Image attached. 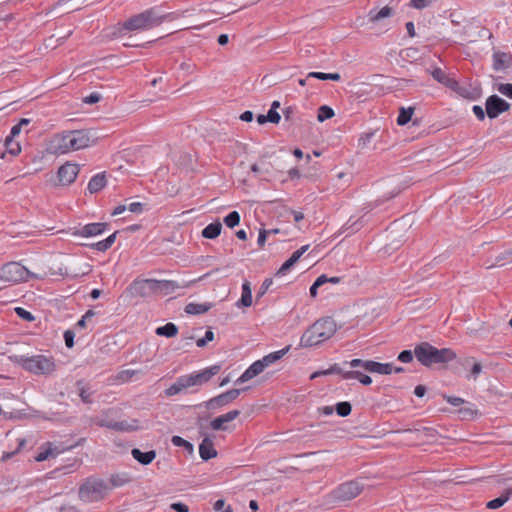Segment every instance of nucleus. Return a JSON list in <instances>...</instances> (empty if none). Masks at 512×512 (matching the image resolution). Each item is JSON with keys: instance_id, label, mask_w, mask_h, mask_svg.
<instances>
[{"instance_id": "35", "label": "nucleus", "mask_w": 512, "mask_h": 512, "mask_svg": "<svg viewBox=\"0 0 512 512\" xmlns=\"http://www.w3.org/2000/svg\"><path fill=\"white\" fill-rule=\"evenodd\" d=\"M155 333L158 336H164V337H167V338H171V337H174V336L177 335L178 327L174 323L169 322V323H166L163 326H160V327L156 328Z\"/></svg>"}, {"instance_id": "12", "label": "nucleus", "mask_w": 512, "mask_h": 512, "mask_svg": "<svg viewBox=\"0 0 512 512\" xmlns=\"http://www.w3.org/2000/svg\"><path fill=\"white\" fill-rule=\"evenodd\" d=\"M510 104L497 95H491L487 98L485 109L490 119L497 118L501 113L507 111Z\"/></svg>"}, {"instance_id": "54", "label": "nucleus", "mask_w": 512, "mask_h": 512, "mask_svg": "<svg viewBox=\"0 0 512 512\" xmlns=\"http://www.w3.org/2000/svg\"><path fill=\"white\" fill-rule=\"evenodd\" d=\"M15 312L23 320L33 321L35 319V317L32 315L31 312L27 311L26 309H24L22 307L15 308Z\"/></svg>"}, {"instance_id": "19", "label": "nucleus", "mask_w": 512, "mask_h": 512, "mask_svg": "<svg viewBox=\"0 0 512 512\" xmlns=\"http://www.w3.org/2000/svg\"><path fill=\"white\" fill-rule=\"evenodd\" d=\"M266 366L265 363H263L262 359H259L255 362H253L243 373L242 375L236 380V384H241L244 382H247L254 377L258 376L260 373H262L265 370Z\"/></svg>"}, {"instance_id": "39", "label": "nucleus", "mask_w": 512, "mask_h": 512, "mask_svg": "<svg viewBox=\"0 0 512 512\" xmlns=\"http://www.w3.org/2000/svg\"><path fill=\"white\" fill-rule=\"evenodd\" d=\"M307 78H316L323 81H339L341 79V75L339 73L310 72L308 73Z\"/></svg>"}, {"instance_id": "4", "label": "nucleus", "mask_w": 512, "mask_h": 512, "mask_svg": "<svg viewBox=\"0 0 512 512\" xmlns=\"http://www.w3.org/2000/svg\"><path fill=\"white\" fill-rule=\"evenodd\" d=\"M161 24L160 13L156 7L147 9L124 21L119 27V34L130 31H146Z\"/></svg>"}, {"instance_id": "44", "label": "nucleus", "mask_w": 512, "mask_h": 512, "mask_svg": "<svg viewBox=\"0 0 512 512\" xmlns=\"http://www.w3.org/2000/svg\"><path fill=\"white\" fill-rule=\"evenodd\" d=\"M224 223L229 228H234L240 223V214L237 211H232L224 217Z\"/></svg>"}, {"instance_id": "37", "label": "nucleus", "mask_w": 512, "mask_h": 512, "mask_svg": "<svg viewBox=\"0 0 512 512\" xmlns=\"http://www.w3.org/2000/svg\"><path fill=\"white\" fill-rule=\"evenodd\" d=\"M344 379H357L363 385H370L372 383V378L366 374H363L357 370H349L344 374Z\"/></svg>"}, {"instance_id": "36", "label": "nucleus", "mask_w": 512, "mask_h": 512, "mask_svg": "<svg viewBox=\"0 0 512 512\" xmlns=\"http://www.w3.org/2000/svg\"><path fill=\"white\" fill-rule=\"evenodd\" d=\"M392 9L388 6L383 7L381 10L376 11L375 9H372L368 13V18L370 22H378L383 18L389 17L392 15Z\"/></svg>"}, {"instance_id": "60", "label": "nucleus", "mask_w": 512, "mask_h": 512, "mask_svg": "<svg viewBox=\"0 0 512 512\" xmlns=\"http://www.w3.org/2000/svg\"><path fill=\"white\" fill-rule=\"evenodd\" d=\"M74 337H75L74 331L66 330L64 332V341H65V345L68 348H72L74 346Z\"/></svg>"}, {"instance_id": "55", "label": "nucleus", "mask_w": 512, "mask_h": 512, "mask_svg": "<svg viewBox=\"0 0 512 512\" xmlns=\"http://www.w3.org/2000/svg\"><path fill=\"white\" fill-rule=\"evenodd\" d=\"M413 353L411 350H403L398 354L397 359L402 363H410L413 360Z\"/></svg>"}, {"instance_id": "50", "label": "nucleus", "mask_w": 512, "mask_h": 512, "mask_svg": "<svg viewBox=\"0 0 512 512\" xmlns=\"http://www.w3.org/2000/svg\"><path fill=\"white\" fill-rule=\"evenodd\" d=\"M95 316V312L91 309L85 312V314L78 320L76 323L77 328H85L86 324L89 320H91Z\"/></svg>"}, {"instance_id": "10", "label": "nucleus", "mask_w": 512, "mask_h": 512, "mask_svg": "<svg viewBox=\"0 0 512 512\" xmlns=\"http://www.w3.org/2000/svg\"><path fill=\"white\" fill-rule=\"evenodd\" d=\"M244 389H231L224 393H221L208 401L205 402V407L209 410H215L224 406H227L231 402H233L235 399L239 397L242 391H245Z\"/></svg>"}, {"instance_id": "49", "label": "nucleus", "mask_w": 512, "mask_h": 512, "mask_svg": "<svg viewBox=\"0 0 512 512\" xmlns=\"http://www.w3.org/2000/svg\"><path fill=\"white\" fill-rule=\"evenodd\" d=\"M323 374H327V375H331V374H338V375H341L342 378L344 379V374L347 373V371H345L341 364H338V363H334L333 365H331L328 369L326 370H323L322 372Z\"/></svg>"}, {"instance_id": "57", "label": "nucleus", "mask_w": 512, "mask_h": 512, "mask_svg": "<svg viewBox=\"0 0 512 512\" xmlns=\"http://www.w3.org/2000/svg\"><path fill=\"white\" fill-rule=\"evenodd\" d=\"M272 284H273V280L271 278H266L263 281V283H262V285H261V287H260V289H259V291H258V293L256 295V298L258 299V298L262 297L267 292V290L270 288V286Z\"/></svg>"}, {"instance_id": "32", "label": "nucleus", "mask_w": 512, "mask_h": 512, "mask_svg": "<svg viewBox=\"0 0 512 512\" xmlns=\"http://www.w3.org/2000/svg\"><path fill=\"white\" fill-rule=\"evenodd\" d=\"M252 304V291L250 282L245 280L242 284V294L237 306L249 307Z\"/></svg>"}, {"instance_id": "43", "label": "nucleus", "mask_w": 512, "mask_h": 512, "mask_svg": "<svg viewBox=\"0 0 512 512\" xmlns=\"http://www.w3.org/2000/svg\"><path fill=\"white\" fill-rule=\"evenodd\" d=\"M171 442L176 447H183L185 448L189 453H192L194 450V446L189 441L185 440L184 438L180 436H173L171 438Z\"/></svg>"}, {"instance_id": "14", "label": "nucleus", "mask_w": 512, "mask_h": 512, "mask_svg": "<svg viewBox=\"0 0 512 512\" xmlns=\"http://www.w3.org/2000/svg\"><path fill=\"white\" fill-rule=\"evenodd\" d=\"M79 171L80 166L78 164L66 162L58 169V179L62 185H70L75 181Z\"/></svg>"}, {"instance_id": "53", "label": "nucleus", "mask_w": 512, "mask_h": 512, "mask_svg": "<svg viewBox=\"0 0 512 512\" xmlns=\"http://www.w3.org/2000/svg\"><path fill=\"white\" fill-rule=\"evenodd\" d=\"M294 265H295V263L289 258L281 265V267L278 269V271L276 272L275 275L276 276L285 275Z\"/></svg>"}, {"instance_id": "6", "label": "nucleus", "mask_w": 512, "mask_h": 512, "mask_svg": "<svg viewBox=\"0 0 512 512\" xmlns=\"http://www.w3.org/2000/svg\"><path fill=\"white\" fill-rule=\"evenodd\" d=\"M30 276L27 268L18 262H9L0 268V281L18 283L26 281Z\"/></svg>"}, {"instance_id": "26", "label": "nucleus", "mask_w": 512, "mask_h": 512, "mask_svg": "<svg viewBox=\"0 0 512 512\" xmlns=\"http://www.w3.org/2000/svg\"><path fill=\"white\" fill-rule=\"evenodd\" d=\"M370 373H377L380 375H389L393 372V364L392 363H380L371 360L370 364L367 365Z\"/></svg>"}, {"instance_id": "47", "label": "nucleus", "mask_w": 512, "mask_h": 512, "mask_svg": "<svg viewBox=\"0 0 512 512\" xmlns=\"http://www.w3.org/2000/svg\"><path fill=\"white\" fill-rule=\"evenodd\" d=\"M376 131H367L360 135L358 139V147L365 148L371 142L373 137L375 136Z\"/></svg>"}, {"instance_id": "45", "label": "nucleus", "mask_w": 512, "mask_h": 512, "mask_svg": "<svg viewBox=\"0 0 512 512\" xmlns=\"http://www.w3.org/2000/svg\"><path fill=\"white\" fill-rule=\"evenodd\" d=\"M448 88L455 91L458 95H460L464 98H468V99L473 98L469 88L467 86H463V85L459 84L457 81H456V85H450Z\"/></svg>"}, {"instance_id": "11", "label": "nucleus", "mask_w": 512, "mask_h": 512, "mask_svg": "<svg viewBox=\"0 0 512 512\" xmlns=\"http://www.w3.org/2000/svg\"><path fill=\"white\" fill-rule=\"evenodd\" d=\"M68 141L71 152L87 148L94 142L86 130H69Z\"/></svg>"}, {"instance_id": "38", "label": "nucleus", "mask_w": 512, "mask_h": 512, "mask_svg": "<svg viewBox=\"0 0 512 512\" xmlns=\"http://www.w3.org/2000/svg\"><path fill=\"white\" fill-rule=\"evenodd\" d=\"M396 196L395 193H390L388 194L387 196H383V197H380L374 201H371V202H368L366 203L363 208H362V211H364L365 214L371 212L372 210L378 208L379 206H381L383 203H385L386 201L394 198Z\"/></svg>"}, {"instance_id": "61", "label": "nucleus", "mask_w": 512, "mask_h": 512, "mask_svg": "<svg viewBox=\"0 0 512 512\" xmlns=\"http://www.w3.org/2000/svg\"><path fill=\"white\" fill-rule=\"evenodd\" d=\"M444 399L446 400L447 403H449L455 407H458L465 402V400L463 398H460L457 396L444 395Z\"/></svg>"}, {"instance_id": "23", "label": "nucleus", "mask_w": 512, "mask_h": 512, "mask_svg": "<svg viewBox=\"0 0 512 512\" xmlns=\"http://www.w3.org/2000/svg\"><path fill=\"white\" fill-rule=\"evenodd\" d=\"M324 342L318 333H314L313 326H311L301 337L300 345L302 347L317 346Z\"/></svg>"}, {"instance_id": "64", "label": "nucleus", "mask_w": 512, "mask_h": 512, "mask_svg": "<svg viewBox=\"0 0 512 512\" xmlns=\"http://www.w3.org/2000/svg\"><path fill=\"white\" fill-rule=\"evenodd\" d=\"M170 508L176 512H189V507L182 502L172 503Z\"/></svg>"}, {"instance_id": "52", "label": "nucleus", "mask_w": 512, "mask_h": 512, "mask_svg": "<svg viewBox=\"0 0 512 512\" xmlns=\"http://www.w3.org/2000/svg\"><path fill=\"white\" fill-rule=\"evenodd\" d=\"M351 218L347 221V223L342 227L343 232L349 231L348 234L355 233L361 228V224L359 221L351 222Z\"/></svg>"}, {"instance_id": "34", "label": "nucleus", "mask_w": 512, "mask_h": 512, "mask_svg": "<svg viewBox=\"0 0 512 512\" xmlns=\"http://www.w3.org/2000/svg\"><path fill=\"white\" fill-rule=\"evenodd\" d=\"M131 481L127 473L112 474L109 478V487L112 488L122 487Z\"/></svg>"}, {"instance_id": "62", "label": "nucleus", "mask_w": 512, "mask_h": 512, "mask_svg": "<svg viewBox=\"0 0 512 512\" xmlns=\"http://www.w3.org/2000/svg\"><path fill=\"white\" fill-rule=\"evenodd\" d=\"M91 248L97 250V251H100V252H105L107 251L110 247V245L108 244V242L104 239V240H101L97 243H94V244H91L90 245Z\"/></svg>"}, {"instance_id": "13", "label": "nucleus", "mask_w": 512, "mask_h": 512, "mask_svg": "<svg viewBox=\"0 0 512 512\" xmlns=\"http://www.w3.org/2000/svg\"><path fill=\"white\" fill-rule=\"evenodd\" d=\"M312 326L314 333H318L324 341L330 339L337 330L335 321L330 317L322 318Z\"/></svg>"}, {"instance_id": "59", "label": "nucleus", "mask_w": 512, "mask_h": 512, "mask_svg": "<svg viewBox=\"0 0 512 512\" xmlns=\"http://www.w3.org/2000/svg\"><path fill=\"white\" fill-rule=\"evenodd\" d=\"M214 510L220 512H233L231 506H225V501L219 499L214 503Z\"/></svg>"}, {"instance_id": "25", "label": "nucleus", "mask_w": 512, "mask_h": 512, "mask_svg": "<svg viewBox=\"0 0 512 512\" xmlns=\"http://www.w3.org/2000/svg\"><path fill=\"white\" fill-rule=\"evenodd\" d=\"M106 186V176L104 173L94 175L87 185V190L91 193H98Z\"/></svg>"}, {"instance_id": "29", "label": "nucleus", "mask_w": 512, "mask_h": 512, "mask_svg": "<svg viewBox=\"0 0 512 512\" xmlns=\"http://www.w3.org/2000/svg\"><path fill=\"white\" fill-rule=\"evenodd\" d=\"M511 496L512 488H506L499 497L487 502L486 507L488 509H498L502 507Z\"/></svg>"}, {"instance_id": "24", "label": "nucleus", "mask_w": 512, "mask_h": 512, "mask_svg": "<svg viewBox=\"0 0 512 512\" xmlns=\"http://www.w3.org/2000/svg\"><path fill=\"white\" fill-rule=\"evenodd\" d=\"M132 457L142 465H149L156 458V451L149 450L142 452L138 448H133L131 451Z\"/></svg>"}, {"instance_id": "58", "label": "nucleus", "mask_w": 512, "mask_h": 512, "mask_svg": "<svg viewBox=\"0 0 512 512\" xmlns=\"http://www.w3.org/2000/svg\"><path fill=\"white\" fill-rule=\"evenodd\" d=\"M433 1L432 0H411L410 6L421 10L428 7Z\"/></svg>"}, {"instance_id": "17", "label": "nucleus", "mask_w": 512, "mask_h": 512, "mask_svg": "<svg viewBox=\"0 0 512 512\" xmlns=\"http://www.w3.org/2000/svg\"><path fill=\"white\" fill-rule=\"evenodd\" d=\"M108 224L102 222L89 223L82 228H74L71 232L73 236L92 237L102 234L107 229Z\"/></svg>"}, {"instance_id": "7", "label": "nucleus", "mask_w": 512, "mask_h": 512, "mask_svg": "<svg viewBox=\"0 0 512 512\" xmlns=\"http://www.w3.org/2000/svg\"><path fill=\"white\" fill-rule=\"evenodd\" d=\"M363 484L358 480H352L340 484L332 491V497L337 501H349L357 497L363 490Z\"/></svg>"}, {"instance_id": "18", "label": "nucleus", "mask_w": 512, "mask_h": 512, "mask_svg": "<svg viewBox=\"0 0 512 512\" xmlns=\"http://www.w3.org/2000/svg\"><path fill=\"white\" fill-rule=\"evenodd\" d=\"M65 451V448L55 445L51 442H46L40 446L38 454L35 456L37 462H43L50 456H57Z\"/></svg>"}, {"instance_id": "41", "label": "nucleus", "mask_w": 512, "mask_h": 512, "mask_svg": "<svg viewBox=\"0 0 512 512\" xmlns=\"http://www.w3.org/2000/svg\"><path fill=\"white\" fill-rule=\"evenodd\" d=\"M334 116V110L327 106L322 105L318 108V114H317V120L319 122H324L325 120H328Z\"/></svg>"}, {"instance_id": "5", "label": "nucleus", "mask_w": 512, "mask_h": 512, "mask_svg": "<svg viewBox=\"0 0 512 512\" xmlns=\"http://www.w3.org/2000/svg\"><path fill=\"white\" fill-rule=\"evenodd\" d=\"M110 491L109 484L96 476L87 477L78 488L80 501L86 504L102 501Z\"/></svg>"}, {"instance_id": "1", "label": "nucleus", "mask_w": 512, "mask_h": 512, "mask_svg": "<svg viewBox=\"0 0 512 512\" xmlns=\"http://www.w3.org/2000/svg\"><path fill=\"white\" fill-rule=\"evenodd\" d=\"M221 370V365L216 364L207 367L200 371H194L187 375H182L165 390V395L168 397L175 396L182 393L188 388L195 386H202L209 382L212 377L217 375Z\"/></svg>"}, {"instance_id": "46", "label": "nucleus", "mask_w": 512, "mask_h": 512, "mask_svg": "<svg viewBox=\"0 0 512 512\" xmlns=\"http://www.w3.org/2000/svg\"><path fill=\"white\" fill-rule=\"evenodd\" d=\"M370 361L371 360H362V359H352L351 361H344L343 362V365H348L349 367L351 368H358V367H361L363 368L365 371L368 372L369 368H368V364H370Z\"/></svg>"}, {"instance_id": "8", "label": "nucleus", "mask_w": 512, "mask_h": 512, "mask_svg": "<svg viewBox=\"0 0 512 512\" xmlns=\"http://www.w3.org/2000/svg\"><path fill=\"white\" fill-rule=\"evenodd\" d=\"M209 274L210 273H206L205 275L199 277L198 279H193L190 281H183L181 283L178 281H175V280H157L156 279V287H155L156 295L160 294V295L166 296V295L174 293L178 289L189 288L192 285H194L195 283H197L198 281L206 278Z\"/></svg>"}, {"instance_id": "33", "label": "nucleus", "mask_w": 512, "mask_h": 512, "mask_svg": "<svg viewBox=\"0 0 512 512\" xmlns=\"http://www.w3.org/2000/svg\"><path fill=\"white\" fill-rule=\"evenodd\" d=\"M222 230V224L219 221H215L213 223L208 224L202 230V236L206 239H215L217 238Z\"/></svg>"}, {"instance_id": "51", "label": "nucleus", "mask_w": 512, "mask_h": 512, "mask_svg": "<svg viewBox=\"0 0 512 512\" xmlns=\"http://www.w3.org/2000/svg\"><path fill=\"white\" fill-rule=\"evenodd\" d=\"M283 115H284L285 121H289L291 123H295L296 120L298 119L296 109L291 106H289L283 110Z\"/></svg>"}, {"instance_id": "22", "label": "nucleus", "mask_w": 512, "mask_h": 512, "mask_svg": "<svg viewBox=\"0 0 512 512\" xmlns=\"http://www.w3.org/2000/svg\"><path fill=\"white\" fill-rule=\"evenodd\" d=\"M199 455L202 460L207 461L217 456V451L214 448L213 441L205 437L199 445Z\"/></svg>"}, {"instance_id": "31", "label": "nucleus", "mask_w": 512, "mask_h": 512, "mask_svg": "<svg viewBox=\"0 0 512 512\" xmlns=\"http://www.w3.org/2000/svg\"><path fill=\"white\" fill-rule=\"evenodd\" d=\"M289 350L290 346H286L283 349L265 355L262 358V361L265 363L266 368L283 358L289 352Z\"/></svg>"}, {"instance_id": "2", "label": "nucleus", "mask_w": 512, "mask_h": 512, "mask_svg": "<svg viewBox=\"0 0 512 512\" xmlns=\"http://www.w3.org/2000/svg\"><path fill=\"white\" fill-rule=\"evenodd\" d=\"M414 355L417 360L426 367H431L434 364L448 363L456 358V353L452 349H438L428 342H422L416 345Z\"/></svg>"}, {"instance_id": "27", "label": "nucleus", "mask_w": 512, "mask_h": 512, "mask_svg": "<svg viewBox=\"0 0 512 512\" xmlns=\"http://www.w3.org/2000/svg\"><path fill=\"white\" fill-rule=\"evenodd\" d=\"M212 303H188L185 306V312L191 315H199L208 312L212 308Z\"/></svg>"}, {"instance_id": "56", "label": "nucleus", "mask_w": 512, "mask_h": 512, "mask_svg": "<svg viewBox=\"0 0 512 512\" xmlns=\"http://www.w3.org/2000/svg\"><path fill=\"white\" fill-rule=\"evenodd\" d=\"M497 90L502 95H505L506 97L512 99V84H510V83L500 84L498 86Z\"/></svg>"}, {"instance_id": "16", "label": "nucleus", "mask_w": 512, "mask_h": 512, "mask_svg": "<svg viewBox=\"0 0 512 512\" xmlns=\"http://www.w3.org/2000/svg\"><path fill=\"white\" fill-rule=\"evenodd\" d=\"M68 137L69 130L54 135L52 140L50 141L51 153L56 155H63L71 152Z\"/></svg>"}, {"instance_id": "48", "label": "nucleus", "mask_w": 512, "mask_h": 512, "mask_svg": "<svg viewBox=\"0 0 512 512\" xmlns=\"http://www.w3.org/2000/svg\"><path fill=\"white\" fill-rule=\"evenodd\" d=\"M5 146L8 150V152L14 156L18 155L21 151V147H20L19 143L14 142V140L11 138L5 139Z\"/></svg>"}, {"instance_id": "21", "label": "nucleus", "mask_w": 512, "mask_h": 512, "mask_svg": "<svg viewBox=\"0 0 512 512\" xmlns=\"http://www.w3.org/2000/svg\"><path fill=\"white\" fill-rule=\"evenodd\" d=\"M512 62L511 53L496 52L493 54V69L502 71L510 67Z\"/></svg>"}, {"instance_id": "42", "label": "nucleus", "mask_w": 512, "mask_h": 512, "mask_svg": "<svg viewBox=\"0 0 512 512\" xmlns=\"http://www.w3.org/2000/svg\"><path fill=\"white\" fill-rule=\"evenodd\" d=\"M335 411L338 416L346 417V416L350 415V413L352 411V405L350 402H347V401L338 402L335 405Z\"/></svg>"}, {"instance_id": "40", "label": "nucleus", "mask_w": 512, "mask_h": 512, "mask_svg": "<svg viewBox=\"0 0 512 512\" xmlns=\"http://www.w3.org/2000/svg\"><path fill=\"white\" fill-rule=\"evenodd\" d=\"M413 112H414V108H412V107H408V108L402 107L400 109L399 115L397 117V124L400 126L406 125L411 120Z\"/></svg>"}, {"instance_id": "63", "label": "nucleus", "mask_w": 512, "mask_h": 512, "mask_svg": "<svg viewBox=\"0 0 512 512\" xmlns=\"http://www.w3.org/2000/svg\"><path fill=\"white\" fill-rule=\"evenodd\" d=\"M266 115H267L268 122H271L274 124H278L281 119L280 114L277 112V110H274V109H269V111Z\"/></svg>"}, {"instance_id": "30", "label": "nucleus", "mask_w": 512, "mask_h": 512, "mask_svg": "<svg viewBox=\"0 0 512 512\" xmlns=\"http://www.w3.org/2000/svg\"><path fill=\"white\" fill-rule=\"evenodd\" d=\"M431 75L434 80L438 83L443 84L446 87L450 85H456V80L450 78L441 68L436 67L431 71Z\"/></svg>"}, {"instance_id": "15", "label": "nucleus", "mask_w": 512, "mask_h": 512, "mask_svg": "<svg viewBox=\"0 0 512 512\" xmlns=\"http://www.w3.org/2000/svg\"><path fill=\"white\" fill-rule=\"evenodd\" d=\"M97 424L100 427H105L114 431L119 432H131L135 431L138 428V421L132 420L131 422H128L126 420L124 421H114L109 419H100Z\"/></svg>"}, {"instance_id": "3", "label": "nucleus", "mask_w": 512, "mask_h": 512, "mask_svg": "<svg viewBox=\"0 0 512 512\" xmlns=\"http://www.w3.org/2000/svg\"><path fill=\"white\" fill-rule=\"evenodd\" d=\"M11 359L34 375H50L56 370V363L52 356L43 354L33 356L15 355Z\"/></svg>"}, {"instance_id": "20", "label": "nucleus", "mask_w": 512, "mask_h": 512, "mask_svg": "<svg viewBox=\"0 0 512 512\" xmlns=\"http://www.w3.org/2000/svg\"><path fill=\"white\" fill-rule=\"evenodd\" d=\"M239 415H240L239 410H231L223 415H220V416L214 418L210 422V427L215 431H219V430L224 431L227 429L225 426V423L235 420Z\"/></svg>"}, {"instance_id": "28", "label": "nucleus", "mask_w": 512, "mask_h": 512, "mask_svg": "<svg viewBox=\"0 0 512 512\" xmlns=\"http://www.w3.org/2000/svg\"><path fill=\"white\" fill-rule=\"evenodd\" d=\"M76 386L82 402L91 404L93 402L92 395L94 393L91 388L83 380H78Z\"/></svg>"}, {"instance_id": "9", "label": "nucleus", "mask_w": 512, "mask_h": 512, "mask_svg": "<svg viewBox=\"0 0 512 512\" xmlns=\"http://www.w3.org/2000/svg\"><path fill=\"white\" fill-rule=\"evenodd\" d=\"M156 279H135L128 287L133 297L148 298L156 295Z\"/></svg>"}]
</instances>
